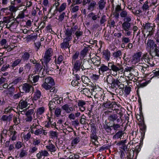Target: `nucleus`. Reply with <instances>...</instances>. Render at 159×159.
<instances>
[{"mask_svg": "<svg viewBox=\"0 0 159 159\" xmlns=\"http://www.w3.org/2000/svg\"><path fill=\"white\" fill-rule=\"evenodd\" d=\"M19 7H20L18 6H15L11 5L9 7V10L10 11L14 12H16L18 10Z\"/></svg>", "mask_w": 159, "mask_h": 159, "instance_id": "603ef678", "label": "nucleus"}, {"mask_svg": "<svg viewBox=\"0 0 159 159\" xmlns=\"http://www.w3.org/2000/svg\"><path fill=\"white\" fill-rule=\"evenodd\" d=\"M111 127H112L115 130L117 131L120 128V125L118 124L114 123Z\"/></svg>", "mask_w": 159, "mask_h": 159, "instance_id": "680f3d73", "label": "nucleus"}, {"mask_svg": "<svg viewBox=\"0 0 159 159\" xmlns=\"http://www.w3.org/2000/svg\"><path fill=\"white\" fill-rule=\"evenodd\" d=\"M49 110L51 111L54 109L56 107V102L52 101H50L49 103Z\"/></svg>", "mask_w": 159, "mask_h": 159, "instance_id": "79ce46f5", "label": "nucleus"}, {"mask_svg": "<svg viewBox=\"0 0 159 159\" xmlns=\"http://www.w3.org/2000/svg\"><path fill=\"white\" fill-rule=\"evenodd\" d=\"M35 111L34 108L30 109L26 111L25 112L26 116H31L32 115L35 114Z\"/></svg>", "mask_w": 159, "mask_h": 159, "instance_id": "37998d69", "label": "nucleus"}, {"mask_svg": "<svg viewBox=\"0 0 159 159\" xmlns=\"http://www.w3.org/2000/svg\"><path fill=\"white\" fill-rule=\"evenodd\" d=\"M102 55L106 60L108 61L109 60L111 57V53L108 50L104 51L102 52Z\"/></svg>", "mask_w": 159, "mask_h": 159, "instance_id": "2f4dec72", "label": "nucleus"}, {"mask_svg": "<svg viewBox=\"0 0 159 159\" xmlns=\"http://www.w3.org/2000/svg\"><path fill=\"white\" fill-rule=\"evenodd\" d=\"M141 55V52H138L134 53L132 57V62L134 64L140 61Z\"/></svg>", "mask_w": 159, "mask_h": 159, "instance_id": "2eb2a0df", "label": "nucleus"}, {"mask_svg": "<svg viewBox=\"0 0 159 159\" xmlns=\"http://www.w3.org/2000/svg\"><path fill=\"white\" fill-rule=\"evenodd\" d=\"M55 83L53 79L50 77L46 78L45 82L42 85V87L46 90H49L52 88V86L54 85Z\"/></svg>", "mask_w": 159, "mask_h": 159, "instance_id": "0eeeda50", "label": "nucleus"}, {"mask_svg": "<svg viewBox=\"0 0 159 159\" xmlns=\"http://www.w3.org/2000/svg\"><path fill=\"white\" fill-rule=\"evenodd\" d=\"M106 0H100L98 2V8L99 10H103L105 7Z\"/></svg>", "mask_w": 159, "mask_h": 159, "instance_id": "f704fd0d", "label": "nucleus"}, {"mask_svg": "<svg viewBox=\"0 0 159 159\" xmlns=\"http://www.w3.org/2000/svg\"><path fill=\"white\" fill-rule=\"evenodd\" d=\"M122 55V52L121 50H118L113 53L112 56L114 58L120 59V56Z\"/></svg>", "mask_w": 159, "mask_h": 159, "instance_id": "a19ab883", "label": "nucleus"}, {"mask_svg": "<svg viewBox=\"0 0 159 159\" xmlns=\"http://www.w3.org/2000/svg\"><path fill=\"white\" fill-rule=\"evenodd\" d=\"M43 66L41 65L39 63H37L35 65V72L39 73V74H40V72H41V70H42Z\"/></svg>", "mask_w": 159, "mask_h": 159, "instance_id": "58836bf2", "label": "nucleus"}, {"mask_svg": "<svg viewBox=\"0 0 159 159\" xmlns=\"http://www.w3.org/2000/svg\"><path fill=\"white\" fill-rule=\"evenodd\" d=\"M92 89L90 90V89L88 88L84 87L81 93L84 94L86 95H89L92 92Z\"/></svg>", "mask_w": 159, "mask_h": 159, "instance_id": "de8ad7c7", "label": "nucleus"}, {"mask_svg": "<svg viewBox=\"0 0 159 159\" xmlns=\"http://www.w3.org/2000/svg\"><path fill=\"white\" fill-rule=\"evenodd\" d=\"M78 28L77 25L71 28H67L64 31V39L68 41H70L72 38V34H74Z\"/></svg>", "mask_w": 159, "mask_h": 159, "instance_id": "423d86ee", "label": "nucleus"}, {"mask_svg": "<svg viewBox=\"0 0 159 159\" xmlns=\"http://www.w3.org/2000/svg\"><path fill=\"white\" fill-rule=\"evenodd\" d=\"M16 132L15 131H11V137L10 140L11 139L12 141H14L16 139L17 135H16Z\"/></svg>", "mask_w": 159, "mask_h": 159, "instance_id": "c03bdc74", "label": "nucleus"}, {"mask_svg": "<svg viewBox=\"0 0 159 159\" xmlns=\"http://www.w3.org/2000/svg\"><path fill=\"white\" fill-rule=\"evenodd\" d=\"M142 59H143L145 62L147 63L151 66H153L155 65L152 58L149 57L147 54H144L142 57Z\"/></svg>", "mask_w": 159, "mask_h": 159, "instance_id": "9b49d317", "label": "nucleus"}, {"mask_svg": "<svg viewBox=\"0 0 159 159\" xmlns=\"http://www.w3.org/2000/svg\"><path fill=\"white\" fill-rule=\"evenodd\" d=\"M19 116L20 114H18L16 116H14L13 117V121L15 125H17L20 122V120L19 118Z\"/></svg>", "mask_w": 159, "mask_h": 159, "instance_id": "ea45409f", "label": "nucleus"}, {"mask_svg": "<svg viewBox=\"0 0 159 159\" xmlns=\"http://www.w3.org/2000/svg\"><path fill=\"white\" fill-rule=\"evenodd\" d=\"M12 110H14V109L12 107H8L4 109V113L7 114L10 113Z\"/></svg>", "mask_w": 159, "mask_h": 159, "instance_id": "bf43d9fd", "label": "nucleus"}, {"mask_svg": "<svg viewBox=\"0 0 159 159\" xmlns=\"http://www.w3.org/2000/svg\"><path fill=\"white\" fill-rule=\"evenodd\" d=\"M106 81L108 84H110L111 88L115 89V90L117 89L116 85H117L120 89H122L125 88L124 84H122L119 80L113 78L112 76L110 75L107 76Z\"/></svg>", "mask_w": 159, "mask_h": 159, "instance_id": "7ed1b4c3", "label": "nucleus"}, {"mask_svg": "<svg viewBox=\"0 0 159 159\" xmlns=\"http://www.w3.org/2000/svg\"><path fill=\"white\" fill-rule=\"evenodd\" d=\"M31 77V78L32 79V81H33V83H36L39 80V75H36L35 76H33V75H30L29 76V77L30 78V76Z\"/></svg>", "mask_w": 159, "mask_h": 159, "instance_id": "6e6d98bb", "label": "nucleus"}, {"mask_svg": "<svg viewBox=\"0 0 159 159\" xmlns=\"http://www.w3.org/2000/svg\"><path fill=\"white\" fill-rule=\"evenodd\" d=\"M22 80V78L21 77H18L13 80L12 83L14 85L20 82H21Z\"/></svg>", "mask_w": 159, "mask_h": 159, "instance_id": "e2e57ef3", "label": "nucleus"}, {"mask_svg": "<svg viewBox=\"0 0 159 159\" xmlns=\"http://www.w3.org/2000/svg\"><path fill=\"white\" fill-rule=\"evenodd\" d=\"M70 10L72 13H75L78 11L80 9L79 6L73 3L70 6Z\"/></svg>", "mask_w": 159, "mask_h": 159, "instance_id": "72a5a7b5", "label": "nucleus"}, {"mask_svg": "<svg viewBox=\"0 0 159 159\" xmlns=\"http://www.w3.org/2000/svg\"><path fill=\"white\" fill-rule=\"evenodd\" d=\"M146 49L148 50L150 54H152L153 52H154L155 55L158 57H159V50L158 48V47L157 46V44L155 43L154 42V45H152V46L151 47H148L147 44H145Z\"/></svg>", "mask_w": 159, "mask_h": 159, "instance_id": "6e6552de", "label": "nucleus"}, {"mask_svg": "<svg viewBox=\"0 0 159 159\" xmlns=\"http://www.w3.org/2000/svg\"><path fill=\"white\" fill-rule=\"evenodd\" d=\"M92 91L95 93V96H97L98 98L99 97H101L102 95V92L101 91V88L98 86H95L93 87Z\"/></svg>", "mask_w": 159, "mask_h": 159, "instance_id": "f3484780", "label": "nucleus"}, {"mask_svg": "<svg viewBox=\"0 0 159 159\" xmlns=\"http://www.w3.org/2000/svg\"><path fill=\"white\" fill-rule=\"evenodd\" d=\"M108 67L110 68V73L114 76L117 75L118 71L123 72L124 69L122 65L118 64L117 65H115L113 62H108Z\"/></svg>", "mask_w": 159, "mask_h": 159, "instance_id": "39448f33", "label": "nucleus"}, {"mask_svg": "<svg viewBox=\"0 0 159 159\" xmlns=\"http://www.w3.org/2000/svg\"><path fill=\"white\" fill-rule=\"evenodd\" d=\"M61 110L59 107H57L56 109L55 114L56 116L57 117H59L61 115Z\"/></svg>", "mask_w": 159, "mask_h": 159, "instance_id": "0e129e2a", "label": "nucleus"}, {"mask_svg": "<svg viewBox=\"0 0 159 159\" xmlns=\"http://www.w3.org/2000/svg\"><path fill=\"white\" fill-rule=\"evenodd\" d=\"M64 57L61 55L59 56L57 59H55V62L56 63L60 64L63 60Z\"/></svg>", "mask_w": 159, "mask_h": 159, "instance_id": "4d7b16f0", "label": "nucleus"}, {"mask_svg": "<svg viewBox=\"0 0 159 159\" xmlns=\"http://www.w3.org/2000/svg\"><path fill=\"white\" fill-rule=\"evenodd\" d=\"M25 70L26 72H29L31 68V64L30 63H26L24 66Z\"/></svg>", "mask_w": 159, "mask_h": 159, "instance_id": "338daca9", "label": "nucleus"}, {"mask_svg": "<svg viewBox=\"0 0 159 159\" xmlns=\"http://www.w3.org/2000/svg\"><path fill=\"white\" fill-rule=\"evenodd\" d=\"M86 118L84 114H83L80 117L79 121L78 119H76L72 121V124L76 126L79 125L80 123L82 125H85L86 124Z\"/></svg>", "mask_w": 159, "mask_h": 159, "instance_id": "1a4fd4ad", "label": "nucleus"}, {"mask_svg": "<svg viewBox=\"0 0 159 159\" xmlns=\"http://www.w3.org/2000/svg\"><path fill=\"white\" fill-rule=\"evenodd\" d=\"M91 64L92 61L91 59L88 60L85 59H84L83 62H82V70L88 69L91 68L92 67Z\"/></svg>", "mask_w": 159, "mask_h": 159, "instance_id": "9d476101", "label": "nucleus"}, {"mask_svg": "<svg viewBox=\"0 0 159 159\" xmlns=\"http://www.w3.org/2000/svg\"><path fill=\"white\" fill-rule=\"evenodd\" d=\"M15 90L14 87L13 86H11L9 88L5 90V91L6 92V94L7 95H11L14 93Z\"/></svg>", "mask_w": 159, "mask_h": 159, "instance_id": "4c0bfd02", "label": "nucleus"}, {"mask_svg": "<svg viewBox=\"0 0 159 159\" xmlns=\"http://www.w3.org/2000/svg\"><path fill=\"white\" fill-rule=\"evenodd\" d=\"M97 5L96 1L93 0H92L91 2L89 4L87 7L88 10L92 11L94 10L96 6Z\"/></svg>", "mask_w": 159, "mask_h": 159, "instance_id": "b1692460", "label": "nucleus"}, {"mask_svg": "<svg viewBox=\"0 0 159 159\" xmlns=\"http://www.w3.org/2000/svg\"><path fill=\"white\" fill-rule=\"evenodd\" d=\"M126 143V140L125 139L119 141L117 143L116 145L118 146H120V148L125 151L127 150V147L125 144Z\"/></svg>", "mask_w": 159, "mask_h": 159, "instance_id": "a878e982", "label": "nucleus"}, {"mask_svg": "<svg viewBox=\"0 0 159 159\" xmlns=\"http://www.w3.org/2000/svg\"><path fill=\"white\" fill-rule=\"evenodd\" d=\"M21 59L20 58L16 59L12 63L11 66L13 67L16 66L21 62Z\"/></svg>", "mask_w": 159, "mask_h": 159, "instance_id": "5fc2aeb1", "label": "nucleus"}, {"mask_svg": "<svg viewBox=\"0 0 159 159\" xmlns=\"http://www.w3.org/2000/svg\"><path fill=\"white\" fill-rule=\"evenodd\" d=\"M51 57H49V56L44 54L43 59L40 60V61H41L43 65H44V63L45 64H48V63L51 60Z\"/></svg>", "mask_w": 159, "mask_h": 159, "instance_id": "7c9ffc66", "label": "nucleus"}, {"mask_svg": "<svg viewBox=\"0 0 159 159\" xmlns=\"http://www.w3.org/2000/svg\"><path fill=\"white\" fill-rule=\"evenodd\" d=\"M27 155V152L26 151L24 150V149H22L21 150L19 154V156L20 157H23L24 156H25Z\"/></svg>", "mask_w": 159, "mask_h": 159, "instance_id": "052dcab7", "label": "nucleus"}, {"mask_svg": "<svg viewBox=\"0 0 159 159\" xmlns=\"http://www.w3.org/2000/svg\"><path fill=\"white\" fill-rule=\"evenodd\" d=\"M41 95V92L38 89H36L34 92L33 97L32 98L33 102L39 99Z\"/></svg>", "mask_w": 159, "mask_h": 159, "instance_id": "4be33fe9", "label": "nucleus"}, {"mask_svg": "<svg viewBox=\"0 0 159 159\" xmlns=\"http://www.w3.org/2000/svg\"><path fill=\"white\" fill-rule=\"evenodd\" d=\"M43 66L44 67V70L45 71H46L47 73L49 72L50 70L51 71H53V68L49 67L48 64L43 65Z\"/></svg>", "mask_w": 159, "mask_h": 159, "instance_id": "8fccbe9b", "label": "nucleus"}, {"mask_svg": "<svg viewBox=\"0 0 159 159\" xmlns=\"http://www.w3.org/2000/svg\"><path fill=\"white\" fill-rule=\"evenodd\" d=\"M80 141V138L78 137H77L74 138L71 141V144L72 146H73L75 144H77Z\"/></svg>", "mask_w": 159, "mask_h": 159, "instance_id": "13d9d810", "label": "nucleus"}, {"mask_svg": "<svg viewBox=\"0 0 159 159\" xmlns=\"http://www.w3.org/2000/svg\"><path fill=\"white\" fill-rule=\"evenodd\" d=\"M28 101L29 100L28 99H26L25 100L22 99L20 101L19 105L21 109H23L26 108L30 104L29 103H28Z\"/></svg>", "mask_w": 159, "mask_h": 159, "instance_id": "393cba45", "label": "nucleus"}, {"mask_svg": "<svg viewBox=\"0 0 159 159\" xmlns=\"http://www.w3.org/2000/svg\"><path fill=\"white\" fill-rule=\"evenodd\" d=\"M131 20L129 21H125L122 24V29L125 30H130L131 27V24L129 22Z\"/></svg>", "mask_w": 159, "mask_h": 159, "instance_id": "5701e85b", "label": "nucleus"}, {"mask_svg": "<svg viewBox=\"0 0 159 159\" xmlns=\"http://www.w3.org/2000/svg\"><path fill=\"white\" fill-rule=\"evenodd\" d=\"M86 104V102L82 100H78L77 102V105L79 110L82 112H83L85 110V106Z\"/></svg>", "mask_w": 159, "mask_h": 159, "instance_id": "a211bd4d", "label": "nucleus"}, {"mask_svg": "<svg viewBox=\"0 0 159 159\" xmlns=\"http://www.w3.org/2000/svg\"><path fill=\"white\" fill-rule=\"evenodd\" d=\"M31 133L34 134L36 135H39L42 133V129H38L35 131H34V130H32Z\"/></svg>", "mask_w": 159, "mask_h": 159, "instance_id": "864d4df0", "label": "nucleus"}, {"mask_svg": "<svg viewBox=\"0 0 159 159\" xmlns=\"http://www.w3.org/2000/svg\"><path fill=\"white\" fill-rule=\"evenodd\" d=\"M66 7L67 3L64 2L57 8V10L59 12H61L63 11L66 9Z\"/></svg>", "mask_w": 159, "mask_h": 159, "instance_id": "473e14b6", "label": "nucleus"}, {"mask_svg": "<svg viewBox=\"0 0 159 159\" xmlns=\"http://www.w3.org/2000/svg\"><path fill=\"white\" fill-rule=\"evenodd\" d=\"M31 124L30 129L31 132L32 130L37 129L38 128H39V124L38 123V120L36 119H34L32 122Z\"/></svg>", "mask_w": 159, "mask_h": 159, "instance_id": "cd10ccee", "label": "nucleus"}, {"mask_svg": "<svg viewBox=\"0 0 159 159\" xmlns=\"http://www.w3.org/2000/svg\"><path fill=\"white\" fill-rule=\"evenodd\" d=\"M81 79L83 82L85 84H88L90 81L89 79L84 75L82 76Z\"/></svg>", "mask_w": 159, "mask_h": 159, "instance_id": "3c124183", "label": "nucleus"}, {"mask_svg": "<svg viewBox=\"0 0 159 159\" xmlns=\"http://www.w3.org/2000/svg\"><path fill=\"white\" fill-rule=\"evenodd\" d=\"M30 51V50L28 52L25 51L22 52L21 59L23 62H27L29 59L30 56V53H31V52Z\"/></svg>", "mask_w": 159, "mask_h": 159, "instance_id": "4468645a", "label": "nucleus"}, {"mask_svg": "<svg viewBox=\"0 0 159 159\" xmlns=\"http://www.w3.org/2000/svg\"><path fill=\"white\" fill-rule=\"evenodd\" d=\"M127 159H132L134 156V152L132 149H130L126 153Z\"/></svg>", "mask_w": 159, "mask_h": 159, "instance_id": "c9c22d12", "label": "nucleus"}, {"mask_svg": "<svg viewBox=\"0 0 159 159\" xmlns=\"http://www.w3.org/2000/svg\"><path fill=\"white\" fill-rule=\"evenodd\" d=\"M75 35L76 36V38H77V39L76 38L75 39V40H77L80 37L82 36L83 35V33L82 31H80V30H78L77 31H75Z\"/></svg>", "mask_w": 159, "mask_h": 159, "instance_id": "49530a36", "label": "nucleus"}, {"mask_svg": "<svg viewBox=\"0 0 159 159\" xmlns=\"http://www.w3.org/2000/svg\"><path fill=\"white\" fill-rule=\"evenodd\" d=\"M22 88L23 91L25 93H28L31 90L34 91V88L31 85L27 83L23 84Z\"/></svg>", "mask_w": 159, "mask_h": 159, "instance_id": "ddd939ff", "label": "nucleus"}, {"mask_svg": "<svg viewBox=\"0 0 159 159\" xmlns=\"http://www.w3.org/2000/svg\"><path fill=\"white\" fill-rule=\"evenodd\" d=\"M125 133L122 130L119 131L116 133L113 137V139L116 140L118 139H121Z\"/></svg>", "mask_w": 159, "mask_h": 159, "instance_id": "c85d7f7f", "label": "nucleus"}, {"mask_svg": "<svg viewBox=\"0 0 159 159\" xmlns=\"http://www.w3.org/2000/svg\"><path fill=\"white\" fill-rule=\"evenodd\" d=\"M68 41L63 39V42L60 44V47L61 48L65 49L67 48H70V45L69 44V41Z\"/></svg>", "mask_w": 159, "mask_h": 159, "instance_id": "bb28decb", "label": "nucleus"}, {"mask_svg": "<svg viewBox=\"0 0 159 159\" xmlns=\"http://www.w3.org/2000/svg\"><path fill=\"white\" fill-rule=\"evenodd\" d=\"M109 70H110V68L108 67V66H107L104 64H102L100 68H99V72L100 74V72H101V73L102 74L104 72Z\"/></svg>", "mask_w": 159, "mask_h": 159, "instance_id": "c756f323", "label": "nucleus"}, {"mask_svg": "<svg viewBox=\"0 0 159 159\" xmlns=\"http://www.w3.org/2000/svg\"><path fill=\"white\" fill-rule=\"evenodd\" d=\"M53 54V51L52 48H49L48 49L46 50L44 53V54L49 57H51Z\"/></svg>", "mask_w": 159, "mask_h": 159, "instance_id": "09e8293b", "label": "nucleus"}, {"mask_svg": "<svg viewBox=\"0 0 159 159\" xmlns=\"http://www.w3.org/2000/svg\"><path fill=\"white\" fill-rule=\"evenodd\" d=\"M49 155L48 152L46 150H41L36 154V157L39 159H41L43 157H47Z\"/></svg>", "mask_w": 159, "mask_h": 159, "instance_id": "aec40b11", "label": "nucleus"}, {"mask_svg": "<svg viewBox=\"0 0 159 159\" xmlns=\"http://www.w3.org/2000/svg\"><path fill=\"white\" fill-rule=\"evenodd\" d=\"M61 108L67 113H71L75 109L74 108L70 107V105L68 104L64 105Z\"/></svg>", "mask_w": 159, "mask_h": 159, "instance_id": "6ab92c4d", "label": "nucleus"}, {"mask_svg": "<svg viewBox=\"0 0 159 159\" xmlns=\"http://www.w3.org/2000/svg\"><path fill=\"white\" fill-rule=\"evenodd\" d=\"M131 89L130 87L126 86L125 87L124 91L126 95H128L130 93Z\"/></svg>", "mask_w": 159, "mask_h": 159, "instance_id": "774afa93", "label": "nucleus"}, {"mask_svg": "<svg viewBox=\"0 0 159 159\" xmlns=\"http://www.w3.org/2000/svg\"><path fill=\"white\" fill-rule=\"evenodd\" d=\"M79 52L78 51L76 52L72 57V62L73 66V71H77L82 68L83 60L80 58L79 59Z\"/></svg>", "mask_w": 159, "mask_h": 159, "instance_id": "f03ea898", "label": "nucleus"}, {"mask_svg": "<svg viewBox=\"0 0 159 159\" xmlns=\"http://www.w3.org/2000/svg\"><path fill=\"white\" fill-rule=\"evenodd\" d=\"M155 25L154 24L146 23L143 24L142 33L144 36V43L147 44L149 48L154 45V41L151 37L153 36L155 31Z\"/></svg>", "mask_w": 159, "mask_h": 159, "instance_id": "f257e3e1", "label": "nucleus"}, {"mask_svg": "<svg viewBox=\"0 0 159 159\" xmlns=\"http://www.w3.org/2000/svg\"><path fill=\"white\" fill-rule=\"evenodd\" d=\"M130 40L129 38L125 36H123L121 39L122 42L124 43H128L130 42Z\"/></svg>", "mask_w": 159, "mask_h": 159, "instance_id": "69168bd1", "label": "nucleus"}, {"mask_svg": "<svg viewBox=\"0 0 159 159\" xmlns=\"http://www.w3.org/2000/svg\"><path fill=\"white\" fill-rule=\"evenodd\" d=\"M46 148L51 152H55L56 150V148L55 145L53 144H49L46 146Z\"/></svg>", "mask_w": 159, "mask_h": 159, "instance_id": "e433bc0d", "label": "nucleus"}, {"mask_svg": "<svg viewBox=\"0 0 159 159\" xmlns=\"http://www.w3.org/2000/svg\"><path fill=\"white\" fill-rule=\"evenodd\" d=\"M45 108L44 107H41L37 109L36 113L37 115H41L44 112Z\"/></svg>", "mask_w": 159, "mask_h": 159, "instance_id": "a18cd8bd", "label": "nucleus"}, {"mask_svg": "<svg viewBox=\"0 0 159 159\" xmlns=\"http://www.w3.org/2000/svg\"><path fill=\"white\" fill-rule=\"evenodd\" d=\"M92 63H93L94 65L98 66L100 64V58L97 56H95L94 57L91 58Z\"/></svg>", "mask_w": 159, "mask_h": 159, "instance_id": "412c9836", "label": "nucleus"}, {"mask_svg": "<svg viewBox=\"0 0 159 159\" xmlns=\"http://www.w3.org/2000/svg\"><path fill=\"white\" fill-rule=\"evenodd\" d=\"M13 117V114H11L8 116L4 115L2 117L1 120L5 122L7 124H9L11 121L12 120Z\"/></svg>", "mask_w": 159, "mask_h": 159, "instance_id": "dca6fc26", "label": "nucleus"}, {"mask_svg": "<svg viewBox=\"0 0 159 159\" xmlns=\"http://www.w3.org/2000/svg\"><path fill=\"white\" fill-rule=\"evenodd\" d=\"M120 16L122 18H124V21L131 20V17L129 15L127 11L125 10H122L120 13Z\"/></svg>", "mask_w": 159, "mask_h": 159, "instance_id": "f8f14e48", "label": "nucleus"}, {"mask_svg": "<svg viewBox=\"0 0 159 159\" xmlns=\"http://www.w3.org/2000/svg\"><path fill=\"white\" fill-rule=\"evenodd\" d=\"M116 113H113L110 115L108 117V120L110 122H113L116 120L118 123L120 121L122 122L123 120L122 117L123 115V113L121 110L120 109H114Z\"/></svg>", "mask_w": 159, "mask_h": 159, "instance_id": "20e7f679", "label": "nucleus"}]
</instances>
